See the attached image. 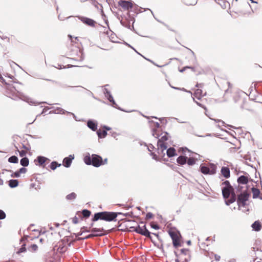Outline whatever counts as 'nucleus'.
Segmentation results:
<instances>
[{
    "mask_svg": "<svg viewBox=\"0 0 262 262\" xmlns=\"http://www.w3.org/2000/svg\"><path fill=\"white\" fill-rule=\"evenodd\" d=\"M118 214H121V213L107 211L98 212L94 214L92 221L95 222L98 220H104L106 222L115 221Z\"/></svg>",
    "mask_w": 262,
    "mask_h": 262,
    "instance_id": "obj_1",
    "label": "nucleus"
},
{
    "mask_svg": "<svg viewBox=\"0 0 262 262\" xmlns=\"http://www.w3.org/2000/svg\"><path fill=\"white\" fill-rule=\"evenodd\" d=\"M84 161L87 165H92L98 167L102 165L103 160L102 158L95 154H93L91 156H86L84 158Z\"/></svg>",
    "mask_w": 262,
    "mask_h": 262,
    "instance_id": "obj_2",
    "label": "nucleus"
},
{
    "mask_svg": "<svg viewBox=\"0 0 262 262\" xmlns=\"http://www.w3.org/2000/svg\"><path fill=\"white\" fill-rule=\"evenodd\" d=\"M205 95L206 93L203 94L201 89H197L193 93V99L198 105L204 107L206 101V98H204Z\"/></svg>",
    "mask_w": 262,
    "mask_h": 262,
    "instance_id": "obj_3",
    "label": "nucleus"
},
{
    "mask_svg": "<svg viewBox=\"0 0 262 262\" xmlns=\"http://www.w3.org/2000/svg\"><path fill=\"white\" fill-rule=\"evenodd\" d=\"M68 37L71 40L70 46L68 47L71 52H75L77 55L78 52H80V42H79L78 37H73L72 35H68Z\"/></svg>",
    "mask_w": 262,
    "mask_h": 262,
    "instance_id": "obj_4",
    "label": "nucleus"
},
{
    "mask_svg": "<svg viewBox=\"0 0 262 262\" xmlns=\"http://www.w3.org/2000/svg\"><path fill=\"white\" fill-rule=\"evenodd\" d=\"M168 233L172 238V244L174 247L177 248L181 244V235L180 232L174 230H170Z\"/></svg>",
    "mask_w": 262,
    "mask_h": 262,
    "instance_id": "obj_5",
    "label": "nucleus"
},
{
    "mask_svg": "<svg viewBox=\"0 0 262 262\" xmlns=\"http://www.w3.org/2000/svg\"><path fill=\"white\" fill-rule=\"evenodd\" d=\"M130 228L133 229V231L151 238L150 233L146 229V226L143 223H141V225H138L136 227H132Z\"/></svg>",
    "mask_w": 262,
    "mask_h": 262,
    "instance_id": "obj_6",
    "label": "nucleus"
},
{
    "mask_svg": "<svg viewBox=\"0 0 262 262\" xmlns=\"http://www.w3.org/2000/svg\"><path fill=\"white\" fill-rule=\"evenodd\" d=\"M216 167L214 164H210L209 166H206L203 164L200 166V170L205 174H214L216 172Z\"/></svg>",
    "mask_w": 262,
    "mask_h": 262,
    "instance_id": "obj_7",
    "label": "nucleus"
},
{
    "mask_svg": "<svg viewBox=\"0 0 262 262\" xmlns=\"http://www.w3.org/2000/svg\"><path fill=\"white\" fill-rule=\"evenodd\" d=\"M158 157L156 154L152 153L153 158L157 160H158L160 158H162L164 157L165 154L164 151L167 148V146H165L162 144H160V145H158Z\"/></svg>",
    "mask_w": 262,
    "mask_h": 262,
    "instance_id": "obj_8",
    "label": "nucleus"
},
{
    "mask_svg": "<svg viewBox=\"0 0 262 262\" xmlns=\"http://www.w3.org/2000/svg\"><path fill=\"white\" fill-rule=\"evenodd\" d=\"M68 249V242L63 241L59 242L57 245L54 248V250H56L60 253H64Z\"/></svg>",
    "mask_w": 262,
    "mask_h": 262,
    "instance_id": "obj_9",
    "label": "nucleus"
},
{
    "mask_svg": "<svg viewBox=\"0 0 262 262\" xmlns=\"http://www.w3.org/2000/svg\"><path fill=\"white\" fill-rule=\"evenodd\" d=\"M118 6L121 7L124 10H129L133 7V3L130 1L120 0L118 3Z\"/></svg>",
    "mask_w": 262,
    "mask_h": 262,
    "instance_id": "obj_10",
    "label": "nucleus"
},
{
    "mask_svg": "<svg viewBox=\"0 0 262 262\" xmlns=\"http://www.w3.org/2000/svg\"><path fill=\"white\" fill-rule=\"evenodd\" d=\"M249 196L250 194L247 192H244L238 195L237 200L238 205H242L243 206H245L246 201L248 200Z\"/></svg>",
    "mask_w": 262,
    "mask_h": 262,
    "instance_id": "obj_11",
    "label": "nucleus"
},
{
    "mask_svg": "<svg viewBox=\"0 0 262 262\" xmlns=\"http://www.w3.org/2000/svg\"><path fill=\"white\" fill-rule=\"evenodd\" d=\"M255 104V103L254 102L251 101L250 100L243 101L242 107L245 110L253 111L254 110Z\"/></svg>",
    "mask_w": 262,
    "mask_h": 262,
    "instance_id": "obj_12",
    "label": "nucleus"
},
{
    "mask_svg": "<svg viewBox=\"0 0 262 262\" xmlns=\"http://www.w3.org/2000/svg\"><path fill=\"white\" fill-rule=\"evenodd\" d=\"M80 20L85 25L90 27H95L96 23L93 19L84 16L79 17Z\"/></svg>",
    "mask_w": 262,
    "mask_h": 262,
    "instance_id": "obj_13",
    "label": "nucleus"
},
{
    "mask_svg": "<svg viewBox=\"0 0 262 262\" xmlns=\"http://www.w3.org/2000/svg\"><path fill=\"white\" fill-rule=\"evenodd\" d=\"M168 139V134L167 133H164L162 134L161 137L159 139L158 142V145H160V144H164L165 146H167L166 141Z\"/></svg>",
    "mask_w": 262,
    "mask_h": 262,
    "instance_id": "obj_14",
    "label": "nucleus"
},
{
    "mask_svg": "<svg viewBox=\"0 0 262 262\" xmlns=\"http://www.w3.org/2000/svg\"><path fill=\"white\" fill-rule=\"evenodd\" d=\"M74 158V155H70L69 157L64 158L63 160V165L66 167H69Z\"/></svg>",
    "mask_w": 262,
    "mask_h": 262,
    "instance_id": "obj_15",
    "label": "nucleus"
},
{
    "mask_svg": "<svg viewBox=\"0 0 262 262\" xmlns=\"http://www.w3.org/2000/svg\"><path fill=\"white\" fill-rule=\"evenodd\" d=\"M233 189V188L230 187H225L222 189V193L224 198L225 199L229 198L230 196V194L231 193V190Z\"/></svg>",
    "mask_w": 262,
    "mask_h": 262,
    "instance_id": "obj_16",
    "label": "nucleus"
},
{
    "mask_svg": "<svg viewBox=\"0 0 262 262\" xmlns=\"http://www.w3.org/2000/svg\"><path fill=\"white\" fill-rule=\"evenodd\" d=\"M221 173L222 174L225 178H229L230 176V169L228 167H223L221 169Z\"/></svg>",
    "mask_w": 262,
    "mask_h": 262,
    "instance_id": "obj_17",
    "label": "nucleus"
},
{
    "mask_svg": "<svg viewBox=\"0 0 262 262\" xmlns=\"http://www.w3.org/2000/svg\"><path fill=\"white\" fill-rule=\"evenodd\" d=\"M249 178L247 176H241L237 179L239 184H247L249 182Z\"/></svg>",
    "mask_w": 262,
    "mask_h": 262,
    "instance_id": "obj_18",
    "label": "nucleus"
},
{
    "mask_svg": "<svg viewBox=\"0 0 262 262\" xmlns=\"http://www.w3.org/2000/svg\"><path fill=\"white\" fill-rule=\"evenodd\" d=\"M86 228H87L86 227H83L81 229L83 230V231H85L86 232L91 231L93 232H97V233H101V234H102V235H103V229L102 228H93L91 230H90V229L87 230Z\"/></svg>",
    "mask_w": 262,
    "mask_h": 262,
    "instance_id": "obj_19",
    "label": "nucleus"
},
{
    "mask_svg": "<svg viewBox=\"0 0 262 262\" xmlns=\"http://www.w3.org/2000/svg\"><path fill=\"white\" fill-rule=\"evenodd\" d=\"M252 227L254 230L259 231L261 230L262 226L259 221H256L252 224Z\"/></svg>",
    "mask_w": 262,
    "mask_h": 262,
    "instance_id": "obj_20",
    "label": "nucleus"
},
{
    "mask_svg": "<svg viewBox=\"0 0 262 262\" xmlns=\"http://www.w3.org/2000/svg\"><path fill=\"white\" fill-rule=\"evenodd\" d=\"M87 125H88V126L91 128L92 130H93V131H95L96 130L97 128V124L93 121H88V123H87Z\"/></svg>",
    "mask_w": 262,
    "mask_h": 262,
    "instance_id": "obj_21",
    "label": "nucleus"
},
{
    "mask_svg": "<svg viewBox=\"0 0 262 262\" xmlns=\"http://www.w3.org/2000/svg\"><path fill=\"white\" fill-rule=\"evenodd\" d=\"M167 155L168 157H172L176 155V149L173 147H170L166 151Z\"/></svg>",
    "mask_w": 262,
    "mask_h": 262,
    "instance_id": "obj_22",
    "label": "nucleus"
},
{
    "mask_svg": "<svg viewBox=\"0 0 262 262\" xmlns=\"http://www.w3.org/2000/svg\"><path fill=\"white\" fill-rule=\"evenodd\" d=\"M47 160H49L44 157L40 156L37 158V161L39 163V165L43 167H45V163Z\"/></svg>",
    "mask_w": 262,
    "mask_h": 262,
    "instance_id": "obj_23",
    "label": "nucleus"
},
{
    "mask_svg": "<svg viewBox=\"0 0 262 262\" xmlns=\"http://www.w3.org/2000/svg\"><path fill=\"white\" fill-rule=\"evenodd\" d=\"M7 89L10 90L12 93H16L17 94H18V96H21L20 93L17 91L15 87L12 84H8L7 85Z\"/></svg>",
    "mask_w": 262,
    "mask_h": 262,
    "instance_id": "obj_24",
    "label": "nucleus"
},
{
    "mask_svg": "<svg viewBox=\"0 0 262 262\" xmlns=\"http://www.w3.org/2000/svg\"><path fill=\"white\" fill-rule=\"evenodd\" d=\"M187 158L185 156H179L177 159V162L180 165H184L186 163Z\"/></svg>",
    "mask_w": 262,
    "mask_h": 262,
    "instance_id": "obj_25",
    "label": "nucleus"
},
{
    "mask_svg": "<svg viewBox=\"0 0 262 262\" xmlns=\"http://www.w3.org/2000/svg\"><path fill=\"white\" fill-rule=\"evenodd\" d=\"M236 200V195L234 192L231 193V196L230 199L226 201V204L229 205L230 204L234 202Z\"/></svg>",
    "mask_w": 262,
    "mask_h": 262,
    "instance_id": "obj_26",
    "label": "nucleus"
},
{
    "mask_svg": "<svg viewBox=\"0 0 262 262\" xmlns=\"http://www.w3.org/2000/svg\"><path fill=\"white\" fill-rule=\"evenodd\" d=\"M97 133L98 136L101 138H104L107 135V132L106 130L99 129L98 130H97Z\"/></svg>",
    "mask_w": 262,
    "mask_h": 262,
    "instance_id": "obj_27",
    "label": "nucleus"
},
{
    "mask_svg": "<svg viewBox=\"0 0 262 262\" xmlns=\"http://www.w3.org/2000/svg\"><path fill=\"white\" fill-rule=\"evenodd\" d=\"M18 181L17 180H10L9 181V185L11 188H14L18 186Z\"/></svg>",
    "mask_w": 262,
    "mask_h": 262,
    "instance_id": "obj_28",
    "label": "nucleus"
},
{
    "mask_svg": "<svg viewBox=\"0 0 262 262\" xmlns=\"http://www.w3.org/2000/svg\"><path fill=\"white\" fill-rule=\"evenodd\" d=\"M183 2L187 6H193L196 4V0H182Z\"/></svg>",
    "mask_w": 262,
    "mask_h": 262,
    "instance_id": "obj_29",
    "label": "nucleus"
},
{
    "mask_svg": "<svg viewBox=\"0 0 262 262\" xmlns=\"http://www.w3.org/2000/svg\"><path fill=\"white\" fill-rule=\"evenodd\" d=\"M252 192L253 194V198H258L260 194V191L258 189L252 188Z\"/></svg>",
    "mask_w": 262,
    "mask_h": 262,
    "instance_id": "obj_30",
    "label": "nucleus"
},
{
    "mask_svg": "<svg viewBox=\"0 0 262 262\" xmlns=\"http://www.w3.org/2000/svg\"><path fill=\"white\" fill-rule=\"evenodd\" d=\"M20 164L23 166H27L29 164L28 158L25 157L20 160Z\"/></svg>",
    "mask_w": 262,
    "mask_h": 262,
    "instance_id": "obj_31",
    "label": "nucleus"
},
{
    "mask_svg": "<svg viewBox=\"0 0 262 262\" xmlns=\"http://www.w3.org/2000/svg\"><path fill=\"white\" fill-rule=\"evenodd\" d=\"M8 161H9V162L12 163H17L18 162V159L16 156H13L10 157L8 159Z\"/></svg>",
    "mask_w": 262,
    "mask_h": 262,
    "instance_id": "obj_32",
    "label": "nucleus"
},
{
    "mask_svg": "<svg viewBox=\"0 0 262 262\" xmlns=\"http://www.w3.org/2000/svg\"><path fill=\"white\" fill-rule=\"evenodd\" d=\"M82 214L83 217L88 218L91 214V212L87 209H84L82 211Z\"/></svg>",
    "mask_w": 262,
    "mask_h": 262,
    "instance_id": "obj_33",
    "label": "nucleus"
},
{
    "mask_svg": "<svg viewBox=\"0 0 262 262\" xmlns=\"http://www.w3.org/2000/svg\"><path fill=\"white\" fill-rule=\"evenodd\" d=\"M61 166V164H58L57 162L54 161L52 162L50 164V168L52 170H55L57 167Z\"/></svg>",
    "mask_w": 262,
    "mask_h": 262,
    "instance_id": "obj_34",
    "label": "nucleus"
},
{
    "mask_svg": "<svg viewBox=\"0 0 262 262\" xmlns=\"http://www.w3.org/2000/svg\"><path fill=\"white\" fill-rule=\"evenodd\" d=\"M76 193H75L74 192H72V193L68 194V195H67L66 198L68 200H72L75 199L76 198Z\"/></svg>",
    "mask_w": 262,
    "mask_h": 262,
    "instance_id": "obj_35",
    "label": "nucleus"
},
{
    "mask_svg": "<svg viewBox=\"0 0 262 262\" xmlns=\"http://www.w3.org/2000/svg\"><path fill=\"white\" fill-rule=\"evenodd\" d=\"M189 165H193L195 163V160L193 158H189L186 161Z\"/></svg>",
    "mask_w": 262,
    "mask_h": 262,
    "instance_id": "obj_36",
    "label": "nucleus"
},
{
    "mask_svg": "<svg viewBox=\"0 0 262 262\" xmlns=\"http://www.w3.org/2000/svg\"><path fill=\"white\" fill-rule=\"evenodd\" d=\"M38 249V247L35 244H33V245H31L29 248V250H30L32 252H35Z\"/></svg>",
    "mask_w": 262,
    "mask_h": 262,
    "instance_id": "obj_37",
    "label": "nucleus"
},
{
    "mask_svg": "<svg viewBox=\"0 0 262 262\" xmlns=\"http://www.w3.org/2000/svg\"><path fill=\"white\" fill-rule=\"evenodd\" d=\"M8 41L9 42H12L13 43V42H15V41H16V37L13 36V35H11L10 37H8Z\"/></svg>",
    "mask_w": 262,
    "mask_h": 262,
    "instance_id": "obj_38",
    "label": "nucleus"
},
{
    "mask_svg": "<svg viewBox=\"0 0 262 262\" xmlns=\"http://www.w3.org/2000/svg\"><path fill=\"white\" fill-rule=\"evenodd\" d=\"M102 234H101V233H97L95 234H89V235L86 236L85 237V238H89L93 237L94 236H102Z\"/></svg>",
    "mask_w": 262,
    "mask_h": 262,
    "instance_id": "obj_39",
    "label": "nucleus"
},
{
    "mask_svg": "<svg viewBox=\"0 0 262 262\" xmlns=\"http://www.w3.org/2000/svg\"><path fill=\"white\" fill-rule=\"evenodd\" d=\"M17 151L19 152V156L21 157H23L24 156H25L27 153V151H25V150H21L20 151H19L18 149H17Z\"/></svg>",
    "mask_w": 262,
    "mask_h": 262,
    "instance_id": "obj_40",
    "label": "nucleus"
},
{
    "mask_svg": "<svg viewBox=\"0 0 262 262\" xmlns=\"http://www.w3.org/2000/svg\"><path fill=\"white\" fill-rule=\"evenodd\" d=\"M6 217L5 213L2 210H0V220L4 219Z\"/></svg>",
    "mask_w": 262,
    "mask_h": 262,
    "instance_id": "obj_41",
    "label": "nucleus"
},
{
    "mask_svg": "<svg viewBox=\"0 0 262 262\" xmlns=\"http://www.w3.org/2000/svg\"><path fill=\"white\" fill-rule=\"evenodd\" d=\"M18 171L19 174H20V173H25L27 172V169L26 168L23 167L20 168Z\"/></svg>",
    "mask_w": 262,
    "mask_h": 262,
    "instance_id": "obj_42",
    "label": "nucleus"
},
{
    "mask_svg": "<svg viewBox=\"0 0 262 262\" xmlns=\"http://www.w3.org/2000/svg\"><path fill=\"white\" fill-rule=\"evenodd\" d=\"M11 177H13V178H14V177L18 178V177H20V174H19L18 171H15V172L13 173L11 175Z\"/></svg>",
    "mask_w": 262,
    "mask_h": 262,
    "instance_id": "obj_43",
    "label": "nucleus"
},
{
    "mask_svg": "<svg viewBox=\"0 0 262 262\" xmlns=\"http://www.w3.org/2000/svg\"><path fill=\"white\" fill-rule=\"evenodd\" d=\"M72 223L73 224H77L79 222V219L77 216H74L72 218Z\"/></svg>",
    "mask_w": 262,
    "mask_h": 262,
    "instance_id": "obj_44",
    "label": "nucleus"
},
{
    "mask_svg": "<svg viewBox=\"0 0 262 262\" xmlns=\"http://www.w3.org/2000/svg\"><path fill=\"white\" fill-rule=\"evenodd\" d=\"M26 251V249L25 247V245L22 246L21 248H20L19 250L17 251V253H20L24 252H25Z\"/></svg>",
    "mask_w": 262,
    "mask_h": 262,
    "instance_id": "obj_45",
    "label": "nucleus"
},
{
    "mask_svg": "<svg viewBox=\"0 0 262 262\" xmlns=\"http://www.w3.org/2000/svg\"><path fill=\"white\" fill-rule=\"evenodd\" d=\"M153 214L151 212H148L146 215V219H150L153 217Z\"/></svg>",
    "mask_w": 262,
    "mask_h": 262,
    "instance_id": "obj_46",
    "label": "nucleus"
},
{
    "mask_svg": "<svg viewBox=\"0 0 262 262\" xmlns=\"http://www.w3.org/2000/svg\"><path fill=\"white\" fill-rule=\"evenodd\" d=\"M223 184H225L226 185V187H232L230 185V183H229V182L228 181H225Z\"/></svg>",
    "mask_w": 262,
    "mask_h": 262,
    "instance_id": "obj_47",
    "label": "nucleus"
},
{
    "mask_svg": "<svg viewBox=\"0 0 262 262\" xmlns=\"http://www.w3.org/2000/svg\"><path fill=\"white\" fill-rule=\"evenodd\" d=\"M151 227L152 228L155 229H158L159 228V226L158 225L155 224H151Z\"/></svg>",
    "mask_w": 262,
    "mask_h": 262,
    "instance_id": "obj_48",
    "label": "nucleus"
},
{
    "mask_svg": "<svg viewBox=\"0 0 262 262\" xmlns=\"http://www.w3.org/2000/svg\"><path fill=\"white\" fill-rule=\"evenodd\" d=\"M23 148H24V150L25 151H27V152L29 151L30 150V149L29 147H27V146H26L25 145H23Z\"/></svg>",
    "mask_w": 262,
    "mask_h": 262,
    "instance_id": "obj_49",
    "label": "nucleus"
},
{
    "mask_svg": "<svg viewBox=\"0 0 262 262\" xmlns=\"http://www.w3.org/2000/svg\"><path fill=\"white\" fill-rule=\"evenodd\" d=\"M106 93L109 95V100H110V101H112V99H113V97L110 95V93L108 92L106 90Z\"/></svg>",
    "mask_w": 262,
    "mask_h": 262,
    "instance_id": "obj_50",
    "label": "nucleus"
},
{
    "mask_svg": "<svg viewBox=\"0 0 262 262\" xmlns=\"http://www.w3.org/2000/svg\"><path fill=\"white\" fill-rule=\"evenodd\" d=\"M181 251L182 253H184L185 254L188 252V250L187 249H182Z\"/></svg>",
    "mask_w": 262,
    "mask_h": 262,
    "instance_id": "obj_51",
    "label": "nucleus"
},
{
    "mask_svg": "<svg viewBox=\"0 0 262 262\" xmlns=\"http://www.w3.org/2000/svg\"><path fill=\"white\" fill-rule=\"evenodd\" d=\"M106 163H107V159H104V160H103V164H102V165L105 164H106Z\"/></svg>",
    "mask_w": 262,
    "mask_h": 262,
    "instance_id": "obj_52",
    "label": "nucleus"
},
{
    "mask_svg": "<svg viewBox=\"0 0 262 262\" xmlns=\"http://www.w3.org/2000/svg\"><path fill=\"white\" fill-rule=\"evenodd\" d=\"M39 241H40V242L41 244H42L44 242L45 239L43 238H41Z\"/></svg>",
    "mask_w": 262,
    "mask_h": 262,
    "instance_id": "obj_53",
    "label": "nucleus"
},
{
    "mask_svg": "<svg viewBox=\"0 0 262 262\" xmlns=\"http://www.w3.org/2000/svg\"><path fill=\"white\" fill-rule=\"evenodd\" d=\"M202 85L201 84H197L196 85V86L197 88H199V87L201 88V87H202V85Z\"/></svg>",
    "mask_w": 262,
    "mask_h": 262,
    "instance_id": "obj_54",
    "label": "nucleus"
},
{
    "mask_svg": "<svg viewBox=\"0 0 262 262\" xmlns=\"http://www.w3.org/2000/svg\"><path fill=\"white\" fill-rule=\"evenodd\" d=\"M58 67H57V68H58V69H62V67H61V66L58 65Z\"/></svg>",
    "mask_w": 262,
    "mask_h": 262,
    "instance_id": "obj_55",
    "label": "nucleus"
},
{
    "mask_svg": "<svg viewBox=\"0 0 262 262\" xmlns=\"http://www.w3.org/2000/svg\"><path fill=\"white\" fill-rule=\"evenodd\" d=\"M3 184V180L0 179V184Z\"/></svg>",
    "mask_w": 262,
    "mask_h": 262,
    "instance_id": "obj_56",
    "label": "nucleus"
},
{
    "mask_svg": "<svg viewBox=\"0 0 262 262\" xmlns=\"http://www.w3.org/2000/svg\"><path fill=\"white\" fill-rule=\"evenodd\" d=\"M106 130H110V128L109 127H105Z\"/></svg>",
    "mask_w": 262,
    "mask_h": 262,
    "instance_id": "obj_57",
    "label": "nucleus"
},
{
    "mask_svg": "<svg viewBox=\"0 0 262 262\" xmlns=\"http://www.w3.org/2000/svg\"><path fill=\"white\" fill-rule=\"evenodd\" d=\"M219 122H221L222 123H224V122H223V121H220L219 120Z\"/></svg>",
    "mask_w": 262,
    "mask_h": 262,
    "instance_id": "obj_58",
    "label": "nucleus"
},
{
    "mask_svg": "<svg viewBox=\"0 0 262 262\" xmlns=\"http://www.w3.org/2000/svg\"><path fill=\"white\" fill-rule=\"evenodd\" d=\"M2 77V75L1 74H0V78H1Z\"/></svg>",
    "mask_w": 262,
    "mask_h": 262,
    "instance_id": "obj_59",
    "label": "nucleus"
},
{
    "mask_svg": "<svg viewBox=\"0 0 262 262\" xmlns=\"http://www.w3.org/2000/svg\"><path fill=\"white\" fill-rule=\"evenodd\" d=\"M93 226V224L92 223V224H91V227H92Z\"/></svg>",
    "mask_w": 262,
    "mask_h": 262,
    "instance_id": "obj_60",
    "label": "nucleus"
},
{
    "mask_svg": "<svg viewBox=\"0 0 262 262\" xmlns=\"http://www.w3.org/2000/svg\"><path fill=\"white\" fill-rule=\"evenodd\" d=\"M154 234L155 235L158 236V235H157V234Z\"/></svg>",
    "mask_w": 262,
    "mask_h": 262,
    "instance_id": "obj_61",
    "label": "nucleus"
},
{
    "mask_svg": "<svg viewBox=\"0 0 262 262\" xmlns=\"http://www.w3.org/2000/svg\"><path fill=\"white\" fill-rule=\"evenodd\" d=\"M251 2H252V3H253V2H254V1H253V0H251Z\"/></svg>",
    "mask_w": 262,
    "mask_h": 262,
    "instance_id": "obj_62",
    "label": "nucleus"
},
{
    "mask_svg": "<svg viewBox=\"0 0 262 262\" xmlns=\"http://www.w3.org/2000/svg\"><path fill=\"white\" fill-rule=\"evenodd\" d=\"M238 0H235L236 2H237Z\"/></svg>",
    "mask_w": 262,
    "mask_h": 262,
    "instance_id": "obj_63",
    "label": "nucleus"
},
{
    "mask_svg": "<svg viewBox=\"0 0 262 262\" xmlns=\"http://www.w3.org/2000/svg\"><path fill=\"white\" fill-rule=\"evenodd\" d=\"M257 262H261V261H257Z\"/></svg>",
    "mask_w": 262,
    "mask_h": 262,
    "instance_id": "obj_64",
    "label": "nucleus"
}]
</instances>
